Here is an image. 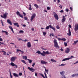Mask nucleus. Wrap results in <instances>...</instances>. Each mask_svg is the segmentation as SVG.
<instances>
[{
  "label": "nucleus",
  "instance_id": "14",
  "mask_svg": "<svg viewBox=\"0 0 78 78\" xmlns=\"http://www.w3.org/2000/svg\"><path fill=\"white\" fill-rule=\"evenodd\" d=\"M68 32L69 33H68L67 34L69 36H71V31H70V29L69 28L68 30Z\"/></svg>",
  "mask_w": 78,
  "mask_h": 78
},
{
  "label": "nucleus",
  "instance_id": "53",
  "mask_svg": "<svg viewBox=\"0 0 78 78\" xmlns=\"http://www.w3.org/2000/svg\"><path fill=\"white\" fill-rule=\"evenodd\" d=\"M23 14L24 16H26V13H25L24 12H23Z\"/></svg>",
  "mask_w": 78,
  "mask_h": 78
},
{
  "label": "nucleus",
  "instance_id": "19",
  "mask_svg": "<svg viewBox=\"0 0 78 78\" xmlns=\"http://www.w3.org/2000/svg\"><path fill=\"white\" fill-rule=\"evenodd\" d=\"M71 59V58H65L63 59L62 61H67V60H69V59Z\"/></svg>",
  "mask_w": 78,
  "mask_h": 78
},
{
  "label": "nucleus",
  "instance_id": "55",
  "mask_svg": "<svg viewBox=\"0 0 78 78\" xmlns=\"http://www.w3.org/2000/svg\"><path fill=\"white\" fill-rule=\"evenodd\" d=\"M0 41H3V39L2 38H0Z\"/></svg>",
  "mask_w": 78,
  "mask_h": 78
},
{
  "label": "nucleus",
  "instance_id": "31",
  "mask_svg": "<svg viewBox=\"0 0 78 78\" xmlns=\"http://www.w3.org/2000/svg\"><path fill=\"white\" fill-rule=\"evenodd\" d=\"M9 73H10V78H12V75H11V73L10 70V69L9 70Z\"/></svg>",
  "mask_w": 78,
  "mask_h": 78
},
{
  "label": "nucleus",
  "instance_id": "48",
  "mask_svg": "<svg viewBox=\"0 0 78 78\" xmlns=\"http://www.w3.org/2000/svg\"><path fill=\"white\" fill-rule=\"evenodd\" d=\"M47 9L48 10H50V7H47Z\"/></svg>",
  "mask_w": 78,
  "mask_h": 78
},
{
  "label": "nucleus",
  "instance_id": "41",
  "mask_svg": "<svg viewBox=\"0 0 78 78\" xmlns=\"http://www.w3.org/2000/svg\"><path fill=\"white\" fill-rule=\"evenodd\" d=\"M46 30H48L49 29V26H47L45 28Z\"/></svg>",
  "mask_w": 78,
  "mask_h": 78
},
{
  "label": "nucleus",
  "instance_id": "32",
  "mask_svg": "<svg viewBox=\"0 0 78 78\" xmlns=\"http://www.w3.org/2000/svg\"><path fill=\"white\" fill-rule=\"evenodd\" d=\"M9 73H10V78H12V75H11V73L10 70V69L9 70Z\"/></svg>",
  "mask_w": 78,
  "mask_h": 78
},
{
  "label": "nucleus",
  "instance_id": "60",
  "mask_svg": "<svg viewBox=\"0 0 78 78\" xmlns=\"http://www.w3.org/2000/svg\"><path fill=\"white\" fill-rule=\"evenodd\" d=\"M69 28H72V26H71L70 25H69Z\"/></svg>",
  "mask_w": 78,
  "mask_h": 78
},
{
  "label": "nucleus",
  "instance_id": "25",
  "mask_svg": "<svg viewBox=\"0 0 78 78\" xmlns=\"http://www.w3.org/2000/svg\"><path fill=\"white\" fill-rule=\"evenodd\" d=\"M2 33H5L6 35H8V32H6V31H4V30H2Z\"/></svg>",
  "mask_w": 78,
  "mask_h": 78
},
{
  "label": "nucleus",
  "instance_id": "20",
  "mask_svg": "<svg viewBox=\"0 0 78 78\" xmlns=\"http://www.w3.org/2000/svg\"><path fill=\"white\" fill-rule=\"evenodd\" d=\"M60 75H61L62 76H63L64 75H65V72L64 71H62L60 72Z\"/></svg>",
  "mask_w": 78,
  "mask_h": 78
},
{
  "label": "nucleus",
  "instance_id": "36",
  "mask_svg": "<svg viewBox=\"0 0 78 78\" xmlns=\"http://www.w3.org/2000/svg\"><path fill=\"white\" fill-rule=\"evenodd\" d=\"M40 75H41V76H42V77H43V78H45V76H44V75H43V74L42 73H40Z\"/></svg>",
  "mask_w": 78,
  "mask_h": 78
},
{
  "label": "nucleus",
  "instance_id": "51",
  "mask_svg": "<svg viewBox=\"0 0 78 78\" xmlns=\"http://www.w3.org/2000/svg\"><path fill=\"white\" fill-rule=\"evenodd\" d=\"M51 35H52V36L55 37V35H54V34L53 33H51Z\"/></svg>",
  "mask_w": 78,
  "mask_h": 78
},
{
  "label": "nucleus",
  "instance_id": "21",
  "mask_svg": "<svg viewBox=\"0 0 78 78\" xmlns=\"http://www.w3.org/2000/svg\"><path fill=\"white\" fill-rule=\"evenodd\" d=\"M47 72V69H45V72L44 73V74L45 75V76L46 78H48L47 76V75H46V73Z\"/></svg>",
  "mask_w": 78,
  "mask_h": 78
},
{
  "label": "nucleus",
  "instance_id": "6",
  "mask_svg": "<svg viewBox=\"0 0 78 78\" xmlns=\"http://www.w3.org/2000/svg\"><path fill=\"white\" fill-rule=\"evenodd\" d=\"M43 53L44 55H46V54H49V55H51V52L49 53V51H46V52L43 51Z\"/></svg>",
  "mask_w": 78,
  "mask_h": 78
},
{
  "label": "nucleus",
  "instance_id": "57",
  "mask_svg": "<svg viewBox=\"0 0 78 78\" xmlns=\"http://www.w3.org/2000/svg\"><path fill=\"white\" fill-rule=\"evenodd\" d=\"M61 51H64V49H62V48H61Z\"/></svg>",
  "mask_w": 78,
  "mask_h": 78
},
{
  "label": "nucleus",
  "instance_id": "17",
  "mask_svg": "<svg viewBox=\"0 0 78 78\" xmlns=\"http://www.w3.org/2000/svg\"><path fill=\"white\" fill-rule=\"evenodd\" d=\"M27 46L29 48H30L31 46V44L30 43V42H28L27 44Z\"/></svg>",
  "mask_w": 78,
  "mask_h": 78
},
{
  "label": "nucleus",
  "instance_id": "28",
  "mask_svg": "<svg viewBox=\"0 0 78 78\" xmlns=\"http://www.w3.org/2000/svg\"><path fill=\"white\" fill-rule=\"evenodd\" d=\"M77 42H78V40L74 41L73 45H75V44H76Z\"/></svg>",
  "mask_w": 78,
  "mask_h": 78
},
{
  "label": "nucleus",
  "instance_id": "29",
  "mask_svg": "<svg viewBox=\"0 0 78 78\" xmlns=\"http://www.w3.org/2000/svg\"><path fill=\"white\" fill-rule=\"evenodd\" d=\"M2 52H3V53H3V55H6V51H2Z\"/></svg>",
  "mask_w": 78,
  "mask_h": 78
},
{
  "label": "nucleus",
  "instance_id": "52",
  "mask_svg": "<svg viewBox=\"0 0 78 78\" xmlns=\"http://www.w3.org/2000/svg\"><path fill=\"white\" fill-rule=\"evenodd\" d=\"M58 41H62V39L60 38H58Z\"/></svg>",
  "mask_w": 78,
  "mask_h": 78
},
{
  "label": "nucleus",
  "instance_id": "54",
  "mask_svg": "<svg viewBox=\"0 0 78 78\" xmlns=\"http://www.w3.org/2000/svg\"><path fill=\"white\" fill-rule=\"evenodd\" d=\"M35 76H37V74L36 73H35Z\"/></svg>",
  "mask_w": 78,
  "mask_h": 78
},
{
  "label": "nucleus",
  "instance_id": "23",
  "mask_svg": "<svg viewBox=\"0 0 78 78\" xmlns=\"http://www.w3.org/2000/svg\"><path fill=\"white\" fill-rule=\"evenodd\" d=\"M34 6L36 7L37 9H38V8H39V6H38V5H37L35 4L34 5Z\"/></svg>",
  "mask_w": 78,
  "mask_h": 78
},
{
  "label": "nucleus",
  "instance_id": "7",
  "mask_svg": "<svg viewBox=\"0 0 78 78\" xmlns=\"http://www.w3.org/2000/svg\"><path fill=\"white\" fill-rule=\"evenodd\" d=\"M74 30H75V32H76V31H78V24H76L75 25Z\"/></svg>",
  "mask_w": 78,
  "mask_h": 78
},
{
  "label": "nucleus",
  "instance_id": "22",
  "mask_svg": "<svg viewBox=\"0 0 78 78\" xmlns=\"http://www.w3.org/2000/svg\"><path fill=\"white\" fill-rule=\"evenodd\" d=\"M13 75L14 76H15L16 77H18L19 75L18 74H16V73H13Z\"/></svg>",
  "mask_w": 78,
  "mask_h": 78
},
{
  "label": "nucleus",
  "instance_id": "43",
  "mask_svg": "<svg viewBox=\"0 0 78 78\" xmlns=\"http://www.w3.org/2000/svg\"><path fill=\"white\" fill-rule=\"evenodd\" d=\"M34 66H35V63L34 62V63H33V64L32 65V67H34Z\"/></svg>",
  "mask_w": 78,
  "mask_h": 78
},
{
  "label": "nucleus",
  "instance_id": "3",
  "mask_svg": "<svg viewBox=\"0 0 78 78\" xmlns=\"http://www.w3.org/2000/svg\"><path fill=\"white\" fill-rule=\"evenodd\" d=\"M36 14L34 13L31 16V18H30V21L31 22H32L33 21V20L34 19V18H35V17H36Z\"/></svg>",
  "mask_w": 78,
  "mask_h": 78
},
{
  "label": "nucleus",
  "instance_id": "27",
  "mask_svg": "<svg viewBox=\"0 0 78 78\" xmlns=\"http://www.w3.org/2000/svg\"><path fill=\"white\" fill-rule=\"evenodd\" d=\"M21 61L22 62L24 63V64L27 65V63L25 62V61H24V60H22Z\"/></svg>",
  "mask_w": 78,
  "mask_h": 78
},
{
  "label": "nucleus",
  "instance_id": "1",
  "mask_svg": "<svg viewBox=\"0 0 78 78\" xmlns=\"http://www.w3.org/2000/svg\"><path fill=\"white\" fill-rule=\"evenodd\" d=\"M54 46L55 48H59V46L58 45V44L57 42V40L56 39H54Z\"/></svg>",
  "mask_w": 78,
  "mask_h": 78
},
{
  "label": "nucleus",
  "instance_id": "5",
  "mask_svg": "<svg viewBox=\"0 0 78 78\" xmlns=\"http://www.w3.org/2000/svg\"><path fill=\"white\" fill-rule=\"evenodd\" d=\"M8 13L6 12H5L4 14H3V15H1V17H2L3 19H6V18L7 15Z\"/></svg>",
  "mask_w": 78,
  "mask_h": 78
},
{
  "label": "nucleus",
  "instance_id": "58",
  "mask_svg": "<svg viewBox=\"0 0 78 78\" xmlns=\"http://www.w3.org/2000/svg\"><path fill=\"white\" fill-rule=\"evenodd\" d=\"M21 52L22 54H23L24 53V52H23V51H21Z\"/></svg>",
  "mask_w": 78,
  "mask_h": 78
},
{
  "label": "nucleus",
  "instance_id": "50",
  "mask_svg": "<svg viewBox=\"0 0 78 78\" xmlns=\"http://www.w3.org/2000/svg\"><path fill=\"white\" fill-rule=\"evenodd\" d=\"M60 12H64V10H61L60 11Z\"/></svg>",
  "mask_w": 78,
  "mask_h": 78
},
{
  "label": "nucleus",
  "instance_id": "49",
  "mask_svg": "<svg viewBox=\"0 0 78 78\" xmlns=\"http://www.w3.org/2000/svg\"><path fill=\"white\" fill-rule=\"evenodd\" d=\"M32 61H33L32 60H30L29 61V63H30V64H31V62H32Z\"/></svg>",
  "mask_w": 78,
  "mask_h": 78
},
{
  "label": "nucleus",
  "instance_id": "33",
  "mask_svg": "<svg viewBox=\"0 0 78 78\" xmlns=\"http://www.w3.org/2000/svg\"><path fill=\"white\" fill-rule=\"evenodd\" d=\"M65 20H66L65 19H62V23H63V22H65Z\"/></svg>",
  "mask_w": 78,
  "mask_h": 78
},
{
  "label": "nucleus",
  "instance_id": "64",
  "mask_svg": "<svg viewBox=\"0 0 78 78\" xmlns=\"http://www.w3.org/2000/svg\"><path fill=\"white\" fill-rule=\"evenodd\" d=\"M23 59H25V56H23Z\"/></svg>",
  "mask_w": 78,
  "mask_h": 78
},
{
  "label": "nucleus",
  "instance_id": "4",
  "mask_svg": "<svg viewBox=\"0 0 78 78\" xmlns=\"http://www.w3.org/2000/svg\"><path fill=\"white\" fill-rule=\"evenodd\" d=\"M16 14L18 15V16H19V17H21V18H23V15H22L20 13V12H19L17 11L16 12Z\"/></svg>",
  "mask_w": 78,
  "mask_h": 78
},
{
  "label": "nucleus",
  "instance_id": "45",
  "mask_svg": "<svg viewBox=\"0 0 78 78\" xmlns=\"http://www.w3.org/2000/svg\"><path fill=\"white\" fill-rule=\"evenodd\" d=\"M65 11H66V12H69V9H66Z\"/></svg>",
  "mask_w": 78,
  "mask_h": 78
},
{
  "label": "nucleus",
  "instance_id": "61",
  "mask_svg": "<svg viewBox=\"0 0 78 78\" xmlns=\"http://www.w3.org/2000/svg\"><path fill=\"white\" fill-rule=\"evenodd\" d=\"M70 9H71V10L72 11H73V10H72V8L71 7L70 8Z\"/></svg>",
  "mask_w": 78,
  "mask_h": 78
},
{
  "label": "nucleus",
  "instance_id": "62",
  "mask_svg": "<svg viewBox=\"0 0 78 78\" xmlns=\"http://www.w3.org/2000/svg\"><path fill=\"white\" fill-rule=\"evenodd\" d=\"M76 76H78V73L76 74Z\"/></svg>",
  "mask_w": 78,
  "mask_h": 78
},
{
  "label": "nucleus",
  "instance_id": "13",
  "mask_svg": "<svg viewBox=\"0 0 78 78\" xmlns=\"http://www.w3.org/2000/svg\"><path fill=\"white\" fill-rule=\"evenodd\" d=\"M7 22L9 24H10V25H12V22L10 20L8 19L7 20Z\"/></svg>",
  "mask_w": 78,
  "mask_h": 78
},
{
  "label": "nucleus",
  "instance_id": "40",
  "mask_svg": "<svg viewBox=\"0 0 78 78\" xmlns=\"http://www.w3.org/2000/svg\"><path fill=\"white\" fill-rule=\"evenodd\" d=\"M56 28L57 29H59V28H60V27H59V26H57L56 27Z\"/></svg>",
  "mask_w": 78,
  "mask_h": 78
},
{
  "label": "nucleus",
  "instance_id": "63",
  "mask_svg": "<svg viewBox=\"0 0 78 78\" xmlns=\"http://www.w3.org/2000/svg\"><path fill=\"white\" fill-rule=\"evenodd\" d=\"M27 41V40L26 39V40H23V41L24 42H26V41Z\"/></svg>",
  "mask_w": 78,
  "mask_h": 78
},
{
  "label": "nucleus",
  "instance_id": "24",
  "mask_svg": "<svg viewBox=\"0 0 78 78\" xmlns=\"http://www.w3.org/2000/svg\"><path fill=\"white\" fill-rule=\"evenodd\" d=\"M9 28H10V30H11V31H12V32H13V33H14V30H13V29L12 28V27L11 26H9Z\"/></svg>",
  "mask_w": 78,
  "mask_h": 78
},
{
  "label": "nucleus",
  "instance_id": "11",
  "mask_svg": "<svg viewBox=\"0 0 78 78\" xmlns=\"http://www.w3.org/2000/svg\"><path fill=\"white\" fill-rule=\"evenodd\" d=\"M10 65H12V66H13L14 67L16 66V68H17L18 67L17 66V65L14 64V63H12V62L10 64Z\"/></svg>",
  "mask_w": 78,
  "mask_h": 78
},
{
  "label": "nucleus",
  "instance_id": "15",
  "mask_svg": "<svg viewBox=\"0 0 78 78\" xmlns=\"http://www.w3.org/2000/svg\"><path fill=\"white\" fill-rule=\"evenodd\" d=\"M41 63L43 64H48V62H46L44 60H41Z\"/></svg>",
  "mask_w": 78,
  "mask_h": 78
},
{
  "label": "nucleus",
  "instance_id": "10",
  "mask_svg": "<svg viewBox=\"0 0 78 78\" xmlns=\"http://www.w3.org/2000/svg\"><path fill=\"white\" fill-rule=\"evenodd\" d=\"M28 69H29L30 71L32 72H33L35 71V69H34L31 68L30 67H28Z\"/></svg>",
  "mask_w": 78,
  "mask_h": 78
},
{
  "label": "nucleus",
  "instance_id": "12",
  "mask_svg": "<svg viewBox=\"0 0 78 78\" xmlns=\"http://www.w3.org/2000/svg\"><path fill=\"white\" fill-rule=\"evenodd\" d=\"M49 28H51V29H53L54 31H55V27L52 26L51 25H49Z\"/></svg>",
  "mask_w": 78,
  "mask_h": 78
},
{
  "label": "nucleus",
  "instance_id": "34",
  "mask_svg": "<svg viewBox=\"0 0 78 78\" xmlns=\"http://www.w3.org/2000/svg\"><path fill=\"white\" fill-rule=\"evenodd\" d=\"M19 51H21V50L19 49H16V53H18Z\"/></svg>",
  "mask_w": 78,
  "mask_h": 78
},
{
  "label": "nucleus",
  "instance_id": "26",
  "mask_svg": "<svg viewBox=\"0 0 78 78\" xmlns=\"http://www.w3.org/2000/svg\"><path fill=\"white\" fill-rule=\"evenodd\" d=\"M29 6H30L29 7V10H32V9L31 8V4H30L29 5Z\"/></svg>",
  "mask_w": 78,
  "mask_h": 78
},
{
  "label": "nucleus",
  "instance_id": "42",
  "mask_svg": "<svg viewBox=\"0 0 78 78\" xmlns=\"http://www.w3.org/2000/svg\"><path fill=\"white\" fill-rule=\"evenodd\" d=\"M62 41H66V39L65 38H62Z\"/></svg>",
  "mask_w": 78,
  "mask_h": 78
},
{
  "label": "nucleus",
  "instance_id": "2",
  "mask_svg": "<svg viewBox=\"0 0 78 78\" xmlns=\"http://www.w3.org/2000/svg\"><path fill=\"white\" fill-rule=\"evenodd\" d=\"M53 14L54 17H55L56 20H58L59 18H58V14H56L55 12H54Z\"/></svg>",
  "mask_w": 78,
  "mask_h": 78
},
{
  "label": "nucleus",
  "instance_id": "47",
  "mask_svg": "<svg viewBox=\"0 0 78 78\" xmlns=\"http://www.w3.org/2000/svg\"><path fill=\"white\" fill-rule=\"evenodd\" d=\"M66 64H61V65H60V66H64Z\"/></svg>",
  "mask_w": 78,
  "mask_h": 78
},
{
  "label": "nucleus",
  "instance_id": "38",
  "mask_svg": "<svg viewBox=\"0 0 78 78\" xmlns=\"http://www.w3.org/2000/svg\"><path fill=\"white\" fill-rule=\"evenodd\" d=\"M24 19L25 20H28V17H24Z\"/></svg>",
  "mask_w": 78,
  "mask_h": 78
},
{
  "label": "nucleus",
  "instance_id": "18",
  "mask_svg": "<svg viewBox=\"0 0 78 78\" xmlns=\"http://www.w3.org/2000/svg\"><path fill=\"white\" fill-rule=\"evenodd\" d=\"M13 25L14 26H16L17 27H19V23H13Z\"/></svg>",
  "mask_w": 78,
  "mask_h": 78
},
{
  "label": "nucleus",
  "instance_id": "30",
  "mask_svg": "<svg viewBox=\"0 0 78 78\" xmlns=\"http://www.w3.org/2000/svg\"><path fill=\"white\" fill-rule=\"evenodd\" d=\"M51 61L52 62H56V60H55L53 59H51Z\"/></svg>",
  "mask_w": 78,
  "mask_h": 78
},
{
  "label": "nucleus",
  "instance_id": "9",
  "mask_svg": "<svg viewBox=\"0 0 78 78\" xmlns=\"http://www.w3.org/2000/svg\"><path fill=\"white\" fill-rule=\"evenodd\" d=\"M16 58L14 57H12L10 59L11 61V62H14V61H15V60H16Z\"/></svg>",
  "mask_w": 78,
  "mask_h": 78
},
{
  "label": "nucleus",
  "instance_id": "46",
  "mask_svg": "<svg viewBox=\"0 0 78 78\" xmlns=\"http://www.w3.org/2000/svg\"><path fill=\"white\" fill-rule=\"evenodd\" d=\"M64 45L65 46H67V43L65 42Z\"/></svg>",
  "mask_w": 78,
  "mask_h": 78
},
{
  "label": "nucleus",
  "instance_id": "56",
  "mask_svg": "<svg viewBox=\"0 0 78 78\" xmlns=\"http://www.w3.org/2000/svg\"><path fill=\"white\" fill-rule=\"evenodd\" d=\"M63 19H66V18H65V16H63Z\"/></svg>",
  "mask_w": 78,
  "mask_h": 78
},
{
  "label": "nucleus",
  "instance_id": "16",
  "mask_svg": "<svg viewBox=\"0 0 78 78\" xmlns=\"http://www.w3.org/2000/svg\"><path fill=\"white\" fill-rule=\"evenodd\" d=\"M69 51L70 48H67L65 52H66L67 53H69Z\"/></svg>",
  "mask_w": 78,
  "mask_h": 78
},
{
  "label": "nucleus",
  "instance_id": "44",
  "mask_svg": "<svg viewBox=\"0 0 78 78\" xmlns=\"http://www.w3.org/2000/svg\"><path fill=\"white\" fill-rule=\"evenodd\" d=\"M22 73H19V76H22Z\"/></svg>",
  "mask_w": 78,
  "mask_h": 78
},
{
  "label": "nucleus",
  "instance_id": "59",
  "mask_svg": "<svg viewBox=\"0 0 78 78\" xmlns=\"http://www.w3.org/2000/svg\"><path fill=\"white\" fill-rule=\"evenodd\" d=\"M41 48L42 50H44L45 49V48H44L43 47H41Z\"/></svg>",
  "mask_w": 78,
  "mask_h": 78
},
{
  "label": "nucleus",
  "instance_id": "37",
  "mask_svg": "<svg viewBox=\"0 0 78 78\" xmlns=\"http://www.w3.org/2000/svg\"><path fill=\"white\" fill-rule=\"evenodd\" d=\"M43 34L44 36H45V35H46L47 33L45 32H43Z\"/></svg>",
  "mask_w": 78,
  "mask_h": 78
},
{
  "label": "nucleus",
  "instance_id": "39",
  "mask_svg": "<svg viewBox=\"0 0 78 78\" xmlns=\"http://www.w3.org/2000/svg\"><path fill=\"white\" fill-rule=\"evenodd\" d=\"M72 77H75V76H76V74H74L72 75Z\"/></svg>",
  "mask_w": 78,
  "mask_h": 78
},
{
  "label": "nucleus",
  "instance_id": "8",
  "mask_svg": "<svg viewBox=\"0 0 78 78\" xmlns=\"http://www.w3.org/2000/svg\"><path fill=\"white\" fill-rule=\"evenodd\" d=\"M36 53H38V54H39L40 55H42V56H45V55H44V53H41V51H37Z\"/></svg>",
  "mask_w": 78,
  "mask_h": 78
},
{
  "label": "nucleus",
  "instance_id": "35",
  "mask_svg": "<svg viewBox=\"0 0 78 78\" xmlns=\"http://www.w3.org/2000/svg\"><path fill=\"white\" fill-rule=\"evenodd\" d=\"M23 33V30H20L19 32V33H20V34L21 33Z\"/></svg>",
  "mask_w": 78,
  "mask_h": 78
}]
</instances>
